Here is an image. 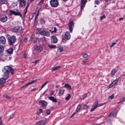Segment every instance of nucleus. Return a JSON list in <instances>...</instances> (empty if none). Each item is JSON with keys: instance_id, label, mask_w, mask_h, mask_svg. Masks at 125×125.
I'll use <instances>...</instances> for the list:
<instances>
[{"instance_id": "1", "label": "nucleus", "mask_w": 125, "mask_h": 125, "mask_svg": "<svg viewBox=\"0 0 125 125\" xmlns=\"http://www.w3.org/2000/svg\"><path fill=\"white\" fill-rule=\"evenodd\" d=\"M4 73V77L5 79H8L9 77V74L10 73L11 74H13L14 72V70L10 66H7L4 67L2 70Z\"/></svg>"}, {"instance_id": "2", "label": "nucleus", "mask_w": 125, "mask_h": 125, "mask_svg": "<svg viewBox=\"0 0 125 125\" xmlns=\"http://www.w3.org/2000/svg\"><path fill=\"white\" fill-rule=\"evenodd\" d=\"M6 35L9 44L10 45L13 46L16 41V37L13 35L11 36L8 34H7Z\"/></svg>"}, {"instance_id": "3", "label": "nucleus", "mask_w": 125, "mask_h": 125, "mask_svg": "<svg viewBox=\"0 0 125 125\" xmlns=\"http://www.w3.org/2000/svg\"><path fill=\"white\" fill-rule=\"evenodd\" d=\"M13 30L14 32L18 33H21L23 32L22 28L21 26H18L15 27Z\"/></svg>"}, {"instance_id": "4", "label": "nucleus", "mask_w": 125, "mask_h": 125, "mask_svg": "<svg viewBox=\"0 0 125 125\" xmlns=\"http://www.w3.org/2000/svg\"><path fill=\"white\" fill-rule=\"evenodd\" d=\"M51 6L53 7H56L59 5V2L57 0H51L50 1Z\"/></svg>"}, {"instance_id": "5", "label": "nucleus", "mask_w": 125, "mask_h": 125, "mask_svg": "<svg viewBox=\"0 0 125 125\" xmlns=\"http://www.w3.org/2000/svg\"><path fill=\"white\" fill-rule=\"evenodd\" d=\"M10 13L9 15L11 16L12 14H13L15 16H19L20 17H21L22 15L21 13L17 11L16 12L12 10H10L9 11Z\"/></svg>"}, {"instance_id": "6", "label": "nucleus", "mask_w": 125, "mask_h": 125, "mask_svg": "<svg viewBox=\"0 0 125 125\" xmlns=\"http://www.w3.org/2000/svg\"><path fill=\"white\" fill-rule=\"evenodd\" d=\"M68 26L70 31V32H72L74 26V24L73 23V21H70L68 24Z\"/></svg>"}, {"instance_id": "7", "label": "nucleus", "mask_w": 125, "mask_h": 125, "mask_svg": "<svg viewBox=\"0 0 125 125\" xmlns=\"http://www.w3.org/2000/svg\"><path fill=\"white\" fill-rule=\"evenodd\" d=\"M37 79L34 80H33L28 83L25 84V85H23L22 86L20 87V89H24L28 87V86L30 85L31 84L34 83H35L37 81Z\"/></svg>"}, {"instance_id": "8", "label": "nucleus", "mask_w": 125, "mask_h": 125, "mask_svg": "<svg viewBox=\"0 0 125 125\" xmlns=\"http://www.w3.org/2000/svg\"><path fill=\"white\" fill-rule=\"evenodd\" d=\"M98 100H96L93 105V107H92L90 110L91 112L94 111L97 107V104H98Z\"/></svg>"}, {"instance_id": "9", "label": "nucleus", "mask_w": 125, "mask_h": 125, "mask_svg": "<svg viewBox=\"0 0 125 125\" xmlns=\"http://www.w3.org/2000/svg\"><path fill=\"white\" fill-rule=\"evenodd\" d=\"M39 104L43 107H44L47 106V103L44 100H41L39 102Z\"/></svg>"}, {"instance_id": "10", "label": "nucleus", "mask_w": 125, "mask_h": 125, "mask_svg": "<svg viewBox=\"0 0 125 125\" xmlns=\"http://www.w3.org/2000/svg\"><path fill=\"white\" fill-rule=\"evenodd\" d=\"M71 35L69 32L67 31L65 33L64 38L67 40H69L70 38Z\"/></svg>"}, {"instance_id": "11", "label": "nucleus", "mask_w": 125, "mask_h": 125, "mask_svg": "<svg viewBox=\"0 0 125 125\" xmlns=\"http://www.w3.org/2000/svg\"><path fill=\"white\" fill-rule=\"evenodd\" d=\"M51 42L56 43L57 42V39L56 37L55 36H52L51 37Z\"/></svg>"}, {"instance_id": "12", "label": "nucleus", "mask_w": 125, "mask_h": 125, "mask_svg": "<svg viewBox=\"0 0 125 125\" xmlns=\"http://www.w3.org/2000/svg\"><path fill=\"white\" fill-rule=\"evenodd\" d=\"M41 34L45 35L47 37L50 36V32L46 31L43 30L41 32Z\"/></svg>"}, {"instance_id": "13", "label": "nucleus", "mask_w": 125, "mask_h": 125, "mask_svg": "<svg viewBox=\"0 0 125 125\" xmlns=\"http://www.w3.org/2000/svg\"><path fill=\"white\" fill-rule=\"evenodd\" d=\"M87 0H81V9L82 10L85 6V5L86 2Z\"/></svg>"}, {"instance_id": "14", "label": "nucleus", "mask_w": 125, "mask_h": 125, "mask_svg": "<svg viewBox=\"0 0 125 125\" xmlns=\"http://www.w3.org/2000/svg\"><path fill=\"white\" fill-rule=\"evenodd\" d=\"M6 42V40L5 38L3 36L0 37V43L4 44Z\"/></svg>"}, {"instance_id": "15", "label": "nucleus", "mask_w": 125, "mask_h": 125, "mask_svg": "<svg viewBox=\"0 0 125 125\" xmlns=\"http://www.w3.org/2000/svg\"><path fill=\"white\" fill-rule=\"evenodd\" d=\"M46 121L45 120H41L36 123L35 125H45Z\"/></svg>"}, {"instance_id": "16", "label": "nucleus", "mask_w": 125, "mask_h": 125, "mask_svg": "<svg viewBox=\"0 0 125 125\" xmlns=\"http://www.w3.org/2000/svg\"><path fill=\"white\" fill-rule=\"evenodd\" d=\"M7 19L8 17L7 16H5L0 18V21L3 23H4L7 21Z\"/></svg>"}, {"instance_id": "17", "label": "nucleus", "mask_w": 125, "mask_h": 125, "mask_svg": "<svg viewBox=\"0 0 125 125\" xmlns=\"http://www.w3.org/2000/svg\"><path fill=\"white\" fill-rule=\"evenodd\" d=\"M20 6L21 7L25 6L26 5V2L24 0H20Z\"/></svg>"}, {"instance_id": "18", "label": "nucleus", "mask_w": 125, "mask_h": 125, "mask_svg": "<svg viewBox=\"0 0 125 125\" xmlns=\"http://www.w3.org/2000/svg\"><path fill=\"white\" fill-rule=\"evenodd\" d=\"M118 79H116L114 81L112 82V83H111L109 86V87L110 88H111L116 84L118 82Z\"/></svg>"}, {"instance_id": "19", "label": "nucleus", "mask_w": 125, "mask_h": 125, "mask_svg": "<svg viewBox=\"0 0 125 125\" xmlns=\"http://www.w3.org/2000/svg\"><path fill=\"white\" fill-rule=\"evenodd\" d=\"M4 76L2 78H0V84H4L5 81V80L7 79H5L4 78Z\"/></svg>"}, {"instance_id": "20", "label": "nucleus", "mask_w": 125, "mask_h": 125, "mask_svg": "<svg viewBox=\"0 0 125 125\" xmlns=\"http://www.w3.org/2000/svg\"><path fill=\"white\" fill-rule=\"evenodd\" d=\"M13 51L12 48H10L6 50L7 53L9 54H11L13 52Z\"/></svg>"}, {"instance_id": "21", "label": "nucleus", "mask_w": 125, "mask_h": 125, "mask_svg": "<svg viewBox=\"0 0 125 125\" xmlns=\"http://www.w3.org/2000/svg\"><path fill=\"white\" fill-rule=\"evenodd\" d=\"M48 98L50 100L52 101L53 102H57V100L54 97L52 96H50L48 97Z\"/></svg>"}, {"instance_id": "22", "label": "nucleus", "mask_w": 125, "mask_h": 125, "mask_svg": "<svg viewBox=\"0 0 125 125\" xmlns=\"http://www.w3.org/2000/svg\"><path fill=\"white\" fill-rule=\"evenodd\" d=\"M64 90L63 89H60L59 90V95L61 96L63 94Z\"/></svg>"}, {"instance_id": "23", "label": "nucleus", "mask_w": 125, "mask_h": 125, "mask_svg": "<svg viewBox=\"0 0 125 125\" xmlns=\"http://www.w3.org/2000/svg\"><path fill=\"white\" fill-rule=\"evenodd\" d=\"M116 72V70L115 69H113L111 72V75L113 77L114 76Z\"/></svg>"}, {"instance_id": "24", "label": "nucleus", "mask_w": 125, "mask_h": 125, "mask_svg": "<svg viewBox=\"0 0 125 125\" xmlns=\"http://www.w3.org/2000/svg\"><path fill=\"white\" fill-rule=\"evenodd\" d=\"M61 67V66H57L53 68L52 70V71H54L55 70L60 69Z\"/></svg>"}, {"instance_id": "25", "label": "nucleus", "mask_w": 125, "mask_h": 125, "mask_svg": "<svg viewBox=\"0 0 125 125\" xmlns=\"http://www.w3.org/2000/svg\"><path fill=\"white\" fill-rule=\"evenodd\" d=\"M4 50V47L3 46L0 45V59L1 58V53L3 52Z\"/></svg>"}, {"instance_id": "26", "label": "nucleus", "mask_w": 125, "mask_h": 125, "mask_svg": "<svg viewBox=\"0 0 125 125\" xmlns=\"http://www.w3.org/2000/svg\"><path fill=\"white\" fill-rule=\"evenodd\" d=\"M57 50L60 51V52H62L63 51V47L61 46H58Z\"/></svg>"}, {"instance_id": "27", "label": "nucleus", "mask_w": 125, "mask_h": 125, "mask_svg": "<svg viewBox=\"0 0 125 125\" xmlns=\"http://www.w3.org/2000/svg\"><path fill=\"white\" fill-rule=\"evenodd\" d=\"M64 87L66 88H68L70 90L71 89V86L68 84L65 83L64 84Z\"/></svg>"}, {"instance_id": "28", "label": "nucleus", "mask_w": 125, "mask_h": 125, "mask_svg": "<svg viewBox=\"0 0 125 125\" xmlns=\"http://www.w3.org/2000/svg\"><path fill=\"white\" fill-rule=\"evenodd\" d=\"M41 29L39 28L37 29L36 30V32L37 34H41Z\"/></svg>"}, {"instance_id": "29", "label": "nucleus", "mask_w": 125, "mask_h": 125, "mask_svg": "<svg viewBox=\"0 0 125 125\" xmlns=\"http://www.w3.org/2000/svg\"><path fill=\"white\" fill-rule=\"evenodd\" d=\"M81 107V105H78L77 106V107L76 110V111L78 113L80 110Z\"/></svg>"}, {"instance_id": "30", "label": "nucleus", "mask_w": 125, "mask_h": 125, "mask_svg": "<svg viewBox=\"0 0 125 125\" xmlns=\"http://www.w3.org/2000/svg\"><path fill=\"white\" fill-rule=\"evenodd\" d=\"M40 21L41 23L42 24H44L45 21L43 19L41 18L40 20Z\"/></svg>"}, {"instance_id": "31", "label": "nucleus", "mask_w": 125, "mask_h": 125, "mask_svg": "<svg viewBox=\"0 0 125 125\" xmlns=\"http://www.w3.org/2000/svg\"><path fill=\"white\" fill-rule=\"evenodd\" d=\"M48 47L50 48H56V47L55 45H48Z\"/></svg>"}, {"instance_id": "32", "label": "nucleus", "mask_w": 125, "mask_h": 125, "mask_svg": "<svg viewBox=\"0 0 125 125\" xmlns=\"http://www.w3.org/2000/svg\"><path fill=\"white\" fill-rule=\"evenodd\" d=\"M89 107V106L86 105H83V110Z\"/></svg>"}, {"instance_id": "33", "label": "nucleus", "mask_w": 125, "mask_h": 125, "mask_svg": "<svg viewBox=\"0 0 125 125\" xmlns=\"http://www.w3.org/2000/svg\"><path fill=\"white\" fill-rule=\"evenodd\" d=\"M49 82L48 81H46L42 86L41 87L42 88H43Z\"/></svg>"}, {"instance_id": "34", "label": "nucleus", "mask_w": 125, "mask_h": 125, "mask_svg": "<svg viewBox=\"0 0 125 125\" xmlns=\"http://www.w3.org/2000/svg\"><path fill=\"white\" fill-rule=\"evenodd\" d=\"M17 5V3L16 2H14L13 3L11 4V6L13 7H14L16 6Z\"/></svg>"}, {"instance_id": "35", "label": "nucleus", "mask_w": 125, "mask_h": 125, "mask_svg": "<svg viewBox=\"0 0 125 125\" xmlns=\"http://www.w3.org/2000/svg\"><path fill=\"white\" fill-rule=\"evenodd\" d=\"M115 113L114 112H111L109 115L108 116L113 117L114 116V114Z\"/></svg>"}, {"instance_id": "36", "label": "nucleus", "mask_w": 125, "mask_h": 125, "mask_svg": "<svg viewBox=\"0 0 125 125\" xmlns=\"http://www.w3.org/2000/svg\"><path fill=\"white\" fill-rule=\"evenodd\" d=\"M71 97V96L70 94H68V96L67 97H66V98H65V100H68Z\"/></svg>"}, {"instance_id": "37", "label": "nucleus", "mask_w": 125, "mask_h": 125, "mask_svg": "<svg viewBox=\"0 0 125 125\" xmlns=\"http://www.w3.org/2000/svg\"><path fill=\"white\" fill-rule=\"evenodd\" d=\"M39 14V11H38V12L37 13V14H36V15H35V21L36 20Z\"/></svg>"}, {"instance_id": "38", "label": "nucleus", "mask_w": 125, "mask_h": 125, "mask_svg": "<svg viewBox=\"0 0 125 125\" xmlns=\"http://www.w3.org/2000/svg\"><path fill=\"white\" fill-rule=\"evenodd\" d=\"M94 3L97 5H98L100 3V2L98 0H95Z\"/></svg>"}, {"instance_id": "39", "label": "nucleus", "mask_w": 125, "mask_h": 125, "mask_svg": "<svg viewBox=\"0 0 125 125\" xmlns=\"http://www.w3.org/2000/svg\"><path fill=\"white\" fill-rule=\"evenodd\" d=\"M105 103H100L98 104H97V107H99L100 106H102L104 105Z\"/></svg>"}, {"instance_id": "40", "label": "nucleus", "mask_w": 125, "mask_h": 125, "mask_svg": "<svg viewBox=\"0 0 125 125\" xmlns=\"http://www.w3.org/2000/svg\"><path fill=\"white\" fill-rule=\"evenodd\" d=\"M43 0H41L39 3L38 5L40 6L43 3Z\"/></svg>"}, {"instance_id": "41", "label": "nucleus", "mask_w": 125, "mask_h": 125, "mask_svg": "<svg viewBox=\"0 0 125 125\" xmlns=\"http://www.w3.org/2000/svg\"><path fill=\"white\" fill-rule=\"evenodd\" d=\"M38 111H39V112L38 113V114H40L41 113H42V109H38Z\"/></svg>"}, {"instance_id": "42", "label": "nucleus", "mask_w": 125, "mask_h": 125, "mask_svg": "<svg viewBox=\"0 0 125 125\" xmlns=\"http://www.w3.org/2000/svg\"><path fill=\"white\" fill-rule=\"evenodd\" d=\"M106 18L105 15H103L102 16H101L100 17V19L102 20L103 18Z\"/></svg>"}, {"instance_id": "43", "label": "nucleus", "mask_w": 125, "mask_h": 125, "mask_svg": "<svg viewBox=\"0 0 125 125\" xmlns=\"http://www.w3.org/2000/svg\"><path fill=\"white\" fill-rule=\"evenodd\" d=\"M114 97V94H112L111 96H109V98H110L111 99H113Z\"/></svg>"}, {"instance_id": "44", "label": "nucleus", "mask_w": 125, "mask_h": 125, "mask_svg": "<svg viewBox=\"0 0 125 125\" xmlns=\"http://www.w3.org/2000/svg\"><path fill=\"white\" fill-rule=\"evenodd\" d=\"M86 97H87V94H84L82 96V98L83 99H84L85 98H86Z\"/></svg>"}, {"instance_id": "45", "label": "nucleus", "mask_w": 125, "mask_h": 125, "mask_svg": "<svg viewBox=\"0 0 125 125\" xmlns=\"http://www.w3.org/2000/svg\"><path fill=\"white\" fill-rule=\"evenodd\" d=\"M6 1V0H0V3L2 4Z\"/></svg>"}, {"instance_id": "46", "label": "nucleus", "mask_w": 125, "mask_h": 125, "mask_svg": "<svg viewBox=\"0 0 125 125\" xmlns=\"http://www.w3.org/2000/svg\"><path fill=\"white\" fill-rule=\"evenodd\" d=\"M46 114L48 115H49L50 114V110H47L46 111Z\"/></svg>"}, {"instance_id": "47", "label": "nucleus", "mask_w": 125, "mask_h": 125, "mask_svg": "<svg viewBox=\"0 0 125 125\" xmlns=\"http://www.w3.org/2000/svg\"><path fill=\"white\" fill-rule=\"evenodd\" d=\"M27 37H25V38L23 40V41L25 43L26 42L27 40Z\"/></svg>"}, {"instance_id": "48", "label": "nucleus", "mask_w": 125, "mask_h": 125, "mask_svg": "<svg viewBox=\"0 0 125 125\" xmlns=\"http://www.w3.org/2000/svg\"><path fill=\"white\" fill-rule=\"evenodd\" d=\"M37 38L34 39L33 41V42L34 43H36L37 42Z\"/></svg>"}, {"instance_id": "49", "label": "nucleus", "mask_w": 125, "mask_h": 125, "mask_svg": "<svg viewBox=\"0 0 125 125\" xmlns=\"http://www.w3.org/2000/svg\"><path fill=\"white\" fill-rule=\"evenodd\" d=\"M39 60H37L32 62V63H38L39 61Z\"/></svg>"}, {"instance_id": "50", "label": "nucleus", "mask_w": 125, "mask_h": 125, "mask_svg": "<svg viewBox=\"0 0 125 125\" xmlns=\"http://www.w3.org/2000/svg\"><path fill=\"white\" fill-rule=\"evenodd\" d=\"M88 55L86 53L84 55H83V56L84 58H86L88 57Z\"/></svg>"}, {"instance_id": "51", "label": "nucleus", "mask_w": 125, "mask_h": 125, "mask_svg": "<svg viewBox=\"0 0 125 125\" xmlns=\"http://www.w3.org/2000/svg\"><path fill=\"white\" fill-rule=\"evenodd\" d=\"M116 44V42H115L114 43H112V44L110 46V47L111 48L112 47Z\"/></svg>"}, {"instance_id": "52", "label": "nucleus", "mask_w": 125, "mask_h": 125, "mask_svg": "<svg viewBox=\"0 0 125 125\" xmlns=\"http://www.w3.org/2000/svg\"><path fill=\"white\" fill-rule=\"evenodd\" d=\"M125 101V97L122 98L121 100L120 101L119 103H121L122 101Z\"/></svg>"}, {"instance_id": "53", "label": "nucleus", "mask_w": 125, "mask_h": 125, "mask_svg": "<svg viewBox=\"0 0 125 125\" xmlns=\"http://www.w3.org/2000/svg\"><path fill=\"white\" fill-rule=\"evenodd\" d=\"M44 8L47 9H49L48 4H46L45 5Z\"/></svg>"}, {"instance_id": "54", "label": "nucleus", "mask_w": 125, "mask_h": 125, "mask_svg": "<svg viewBox=\"0 0 125 125\" xmlns=\"http://www.w3.org/2000/svg\"><path fill=\"white\" fill-rule=\"evenodd\" d=\"M86 61H83V63H82L83 64H86Z\"/></svg>"}, {"instance_id": "55", "label": "nucleus", "mask_w": 125, "mask_h": 125, "mask_svg": "<svg viewBox=\"0 0 125 125\" xmlns=\"http://www.w3.org/2000/svg\"><path fill=\"white\" fill-rule=\"evenodd\" d=\"M62 41L64 43H65L66 42V40L65 39H64V38H63L62 39Z\"/></svg>"}, {"instance_id": "56", "label": "nucleus", "mask_w": 125, "mask_h": 125, "mask_svg": "<svg viewBox=\"0 0 125 125\" xmlns=\"http://www.w3.org/2000/svg\"><path fill=\"white\" fill-rule=\"evenodd\" d=\"M33 47H34V49L35 50H36L37 49L38 50V47H37L36 46H34Z\"/></svg>"}, {"instance_id": "57", "label": "nucleus", "mask_w": 125, "mask_h": 125, "mask_svg": "<svg viewBox=\"0 0 125 125\" xmlns=\"http://www.w3.org/2000/svg\"><path fill=\"white\" fill-rule=\"evenodd\" d=\"M26 56L25 53H24L23 54V58H26Z\"/></svg>"}, {"instance_id": "58", "label": "nucleus", "mask_w": 125, "mask_h": 125, "mask_svg": "<svg viewBox=\"0 0 125 125\" xmlns=\"http://www.w3.org/2000/svg\"><path fill=\"white\" fill-rule=\"evenodd\" d=\"M27 10H25L24 11V14L23 15L24 16H25L27 12Z\"/></svg>"}, {"instance_id": "59", "label": "nucleus", "mask_w": 125, "mask_h": 125, "mask_svg": "<svg viewBox=\"0 0 125 125\" xmlns=\"http://www.w3.org/2000/svg\"><path fill=\"white\" fill-rule=\"evenodd\" d=\"M5 97L9 99L10 98V96L8 95H6L5 96Z\"/></svg>"}, {"instance_id": "60", "label": "nucleus", "mask_w": 125, "mask_h": 125, "mask_svg": "<svg viewBox=\"0 0 125 125\" xmlns=\"http://www.w3.org/2000/svg\"><path fill=\"white\" fill-rule=\"evenodd\" d=\"M54 94V92L53 91H52L51 93L49 95H52Z\"/></svg>"}, {"instance_id": "61", "label": "nucleus", "mask_w": 125, "mask_h": 125, "mask_svg": "<svg viewBox=\"0 0 125 125\" xmlns=\"http://www.w3.org/2000/svg\"><path fill=\"white\" fill-rule=\"evenodd\" d=\"M37 89L36 88H34V89H31V91H36L37 90Z\"/></svg>"}, {"instance_id": "62", "label": "nucleus", "mask_w": 125, "mask_h": 125, "mask_svg": "<svg viewBox=\"0 0 125 125\" xmlns=\"http://www.w3.org/2000/svg\"><path fill=\"white\" fill-rule=\"evenodd\" d=\"M49 31H51V32H52V33L54 32L55 33V32H56V31H54V30H53V31H52V30H50Z\"/></svg>"}, {"instance_id": "63", "label": "nucleus", "mask_w": 125, "mask_h": 125, "mask_svg": "<svg viewBox=\"0 0 125 125\" xmlns=\"http://www.w3.org/2000/svg\"><path fill=\"white\" fill-rule=\"evenodd\" d=\"M111 0H105V2L107 3L109 1L110 2Z\"/></svg>"}, {"instance_id": "64", "label": "nucleus", "mask_w": 125, "mask_h": 125, "mask_svg": "<svg viewBox=\"0 0 125 125\" xmlns=\"http://www.w3.org/2000/svg\"><path fill=\"white\" fill-rule=\"evenodd\" d=\"M29 6V4H28V5L25 8V9L26 10H27V8H28V7Z\"/></svg>"}]
</instances>
